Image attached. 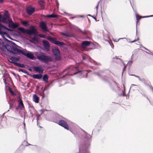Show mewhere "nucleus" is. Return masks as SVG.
I'll return each instance as SVG.
<instances>
[{"label": "nucleus", "instance_id": "obj_47", "mask_svg": "<svg viewBox=\"0 0 153 153\" xmlns=\"http://www.w3.org/2000/svg\"><path fill=\"white\" fill-rule=\"evenodd\" d=\"M71 125L73 126H74L75 125L73 123H71Z\"/></svg>", "mask_w": 153, "mask_h": 153}, {"label": "nucleus", "instance_id": "obj_38", "mask_svg": "<svg viewBox=\"0 0 153 153\" xmlns=\"http://www.w3.org/2000/svg\"><path fill=\"white\" fill-rule=\"evenodd\" d=\"M152 16H153V15H150V16H145L143 17V18H146V17H152Z\"/></svg>", "mask_w": 153, "mask_h": 153}, {"label": "nucleus", "instance_id": "obj_37", "mask_svg": "<svg viewBox=\"0 0 153 153\" xmlns=\"http://www.w3.org/2000/svg\"><path fill=\"white\" fill-rule=\"evenodd\" d=\"M132 61H129L128 62V64L129 66H131Z\"/></svg>", "mask_w": 153, "mask_h": 153}, {"label": "nucleus", "instance_id": "obj_36", "mask_svg": "<svg viewBox=\"0 0 153 153\" xmlns=\"http://www.w3.org/2000/svg\"><path fill=\"white\" fill-rule=\"evenodd\" d=\"M136 18L138 20L139 19L141 18V16H139L138 15H136Z\"/></svg>", "mask_w": 153, "mask_h": 153}, {"label": "nucleus", "instance_id": "obj_55", "mask_svg": "<svg viewBox=\"0 0 153 153\" xmlns=\"http://www.w3.org/2000/svg\"><path fill=\"white\" fill-rule=\"evenodd\" d=\"M8 79L9 80H10V79L9 78H8Z\"/></svg>", "mask_w": 153, "mask_h": 153}, {"label": "nucleus", "instance_id": "obj_53", "mask_svg": "<svg viewBox=\"0 0 153 153\" xmlns=\"http://www.w3.org/2000/svg\"><path fill=\"white\" fill-rule=\"evenodd\" d=\"M96 8H97H97H98V5L96 7Z\"/></svg>", "mask_w": 153, "mask_h": 153}, {"label": "nucleus", "instance_id": "obj_24", "mask_svg": "<svg viewBox=\"0 0 153 153\" xmlns=\"http://www.w3.org/2000/svg\"><path fill=\"white\" fill-rule=\"evenodd\" d=\"M39 41V39L38 37L37 36H34V37L32 38L31 40L30 41V42H31L33 43L34 42H38Z\"/></svg>", "mask_w": 153, "mask_h": 153}, {"label": "nucleus", "instance_id": "obj_22", "mask_svg": "<svg viewBox=\"0 0 153 153\" xmlns=\"http://www.w3.org/2000/svg\"><path fill=\"white\" fill-rule=\"evenodd\" d=\"M33 101L36 103H38L39 101V98L36 94H34L33 95Z\"/></svg>", "mask_w": 153, "mask_h": 153}, {"label": "nucleus", "instance_id": "obj_54", "mask_svg": "<svg viewBox=\"0 0 153 153\" xmlns=\"http://www.w3.org/2000/svg\"><path fill=\"white\" fill-rule=\"evenodd\" d=\"M81 16V17H83V16Z\"/></svg>", "mask_w": 153, "mask_h": 153}, {"label": "nucleus", "instance_id": "obj_50", "mask_svg": "<svg viewBox=\"0 0 153 153\" xmlns=\"http://www.w3.org/2000/svg\"><path fill=\"white\" fill-rule=\"evenodd\" d=\"M49 33L51 34L52 35H53V34L51 32H49Z\"/></svg>", "mask_w": 153, "mask_h": 153}, {"label": "nucleus", "instance_id": "obj_16", "mask_svg": "<svg viewBox=\"0 0 153 153\" xmlns=\"http://www.w3.org/2000/svg\"><path fill=\"white\" fill-rule=\"evenodd\" d=\"M35 11V9L34 7H29L27 9V13L29 15L32 14Z\"/></svg>", "mask_w": 153, "mask_h": 153}, {"label": "nucleus", "instance_id": "obj_39", "mask_svg": "<svg viewBox=\"0 0 153 153\" xmlns=\"http://www.w3.org/2000/svg\"><path fill=\"white\" fill-rule=\"evenodd\" d=\"M13 105V104L10 103V106H9V108L10 109H11V108H12V107Z\"/></svg>", "mask_w": 153, "mask_h": 153}, {"label": "nucleus", "instance_id": "obj_28", "mask_svg": "<svg viewBox=\"0 0 153 153\" xmlns=\"http://www.w3.org/2000/svg\"><path fill=\"white\" fill-rule=\"evenodd\" d=\"M15 64L16 65H15L17 66L20 67L24 68L25 67V65L23 64H21L20 63H15Z\"/></svg>", "mask_w": 153, "mask_h": 153}, {"label": "nucleus", "instance_id": "obj_31", "mask_svg": "<svg viewBox=\"0 0 153 153\" xmlns=\"http://www.w3.org/2000/svg\"><path fill=\"white\" fill-rule=\"evenodd\" d=\"M44 3V1L43 0L39 1V3L40 4V5H41L40 6L41 7H43Z\"/></svg>", "mask_w": 153, "mask_h": 153}, {"label": "nucleus", "instance_id": "obj_2", "mask_svg": "<svg viewBox=\"0 0 153 153\" xmlns=\"http://www.w3.org/2000/svg\"><path fill=\"white\" fill-rule=\"evenodd\" d=\"M12 44H9L6 46L2 45L1 47V49L4 51H5L6 50L9 52L10 53L16 54L17 48L15 46V44L13 42Z\"/></svg>", "mask_w": 153, "mask_h": 153}, {"label": "nucleus", "instance_id": "obj_43", "mask_svg": "<svg viewBox=\"0 0 153 153\" xmlns=\"http://www.w3.org/2000/svg\"><path fill=\"white\" fill-rule=\"evenodd\" d=\"M131 75L135 76L137 77V78H139V77L138 76H136L134 75Z\"/></svg>", "mask_w": 153, "mask_h": 153}, {"label": "nucleus", "instance_id": "obj_30", "mask_svg": "<svg viewBox=\"0 0 153 153\" xmlns=\"http://www.w3.org/2000/svg\"><path fill=\"white\" fill-rule=\"evenodd\" d=\"M80 30L81 32L83 34L85 35H88L90 33V32L88 31L85 30L84 31H82Z\"/></svg>", "mask_w": 153, "mask_h": 153}, {"label": "nucleus", "instance_id": "obj_1", "mask_svg": "<svg viewBox=\"0 0 153 153\" xmlns=\"http://www.w3.org/2000/svg\"><path fill=\"white\" fill-rule=\"evenodd\" d=\"M35 55L38 59L46 63L53 61L51 56H46L45 53L41 52H37Z\"/></svg>", "mask_w": 153, "mask_h": 153}, {"label": "nucleus", "instance_id": "obj_34", "mask_svg": "<svg viewBox=\"0 0 153 153\" xmlns=\"http://www.w3.org/2000/svg\"><path fill=\"white\" fill-rule=\"evenodd\" d=\"M19 71H21L23 73L26 74L27 73V72L25 70L22 69H19Z\"/></svg>", "mask_w": 153, "mask_h": 153}, {"label": "nucleus", "instance_id": "obj_60", "mask_svg": "<svg viewBox=\"0 0 153 153\" xmlns=\"http://www.w3.org/2000/svg\"><path fill=\"white\" fill-rule=\"evenodd\" d=\"M37 121H38V119H37Z\"/></svg>", "mask_w": 153, "mask_h": 153}, {"label": "nucleus", "instance_id": "obj_26", "mask_svg": "<svg viewBox=\"0 0 153 153\" xmlns=\"http://www.w3.org/2000/svg\"><path fill=\"white\" fill-rule=\"evenodd\" d=\"M18 30L23 33H27V30H25L23 27H19Z\"/></svg>", "mask_w": 153, "mask_h": 153}, {"label": "nucleus", "instance_id": "obj_3", "mask_svg": "<svg viewBox=\"0 0 153 153\" xmlns=\"http://www.w3.org/2000/svg\"><path fill=\"white\" fill-rule=\"evenodd\" d=\"M20 54H22L31 59H34L33 54L31 52L27 51L26 49H22V50H20V49L17 48L16 54L20 55Z\"/></svg>", "mask_w": 153, "mask_h": 153}, {"label": "nucleus", "instance_id": "obj_46", "mask_svg": "<svg viewBox=\"0 0 153 153\" xmlns=\"http://www.w3.org/2000/svg\"><path fill=\"white\" fill-rule=\"evenodd\" d=\"M23 124L24 125V128H25V123L24 121L23 122Z\"/></svg>", "mask_w": 153, "mask_h": 153}, {"label": "nucleus", "instance_id": "obj_17", "mask_svg": "<svg viewBox=\"0 0 153 153\" xmlns=\"http://www.w3.org/2000/svg\"><path fill=\"white\" fill-rule=\"evenodd\" d=\"M8 89L9 90V92L11 93L13 95H16V94L14 93V92H17V90L16 89L15 87H13V89H12L10 87H8Z\"/></svg>", "mask_w": 153, "mask_h": 153}, {"label": "nucleus", "instance_id": "obj_25", "mask_svg": "<svg viewBox=\"0 0 153 153\" xmlns=\"http://www.w3.org/2000/svg\"><path fill=\"white\" fill-rule=\"evenodd\" d=\"M90 44V42L89 41H83L82 43V45H83L85 46H86V47L89 46Z\"/></svg>", "mask_w": 153, "mask_h": 153}, {"label": "nucleus", "instance_id": "obj_19", "mask_svg": "<svg viewBox=\"0 0 153 153\" xmlns=\"http://www.w3.org/2000/svg\"><path fill=\"white\" fill-rule=\"evenodd\" d=\"M72 71H74L72 74H70V75H72L74 74H76L80 71L78 69V68L77 67H76L73 68V69H72Z\"/></svg>", "mask_w": 153, "mask_h": 153}, {"label": "nucleus", "instance_id": "obj_44", "mask_svg": "<svg viewBox=\"0 0 153 153\" xmlns=\"http://www.w3.org/2000/svg\"><path fill=\"white\" fill-rule=\"evenodd\" d=\"M131 75L135 76L137 77V78H139V77L138 76H136L134 75Z\"/></svg>", "mask_w": 153, "mask_h": 153}, {"label": "nucleus", "instance_id": "obj_29", "mask_svg": "<svg viewBox=\"0 0 153 153\" xmlns=\"http://www.w3.org/2000/svg\"><path fill=\"white\" fill-rule=\"evenodd\" d=\"M46 16L48 18H55L57 17V16L56 15L52 14L50 15H48Z\"/></svg>", "mask_w": 153, "mask_h": 153}, {"label": "nucleus", "instance_id": "obj_5", "mask_svg": "<svg viewBox=\"0 0 153 153\" xmlns=\"http://www.w3.org/2000/svg\"><path fill=\"white\" fill-rule=\"evenodd\" d=\"M84 135L85 136V137L84 139L85 146L86 148L87 147H88L90 145V143L91 141V136L88 134H87L86 132H84Z\"/></svg>", "mask_w": 153, "mask_h": 153}, {"label": "nucleus", "instance_id": "obj_9", "mask_svg": "<svg viewBox=\"0 0 153 153\" xmlns=\"http://www.w3.org/2000/svg\"><path fill=\"white\" fill-rule=\"evenodd\" d=\"M59 125L62 126L68 130V126L67 123L63 120H60L58 123Z\"/></svg>", "mask_w": 153, "mask_h": 153}, {"label": "nucleus", "instance_id": "obj_11", "mask_svg": "<svg viewBox=\"0 0 153 153\" xmlns=\"http://www.w3.org/2000/svg\"><path fill=\"white\" fill-rule=\"evenodd\" d=\"M40 27L44 32H45L48 31V28L45 22H41L40 23Z\"/></svg>", "mask_w": 153, "mask_h": 153}, {"label": "nucleus", "instance_id": "obj_15", "mask_svg": "<svg viewBox=\"0 0 153 153\" xmlns=\"http://www.w3.org/2000/svg\"><path fill=\"white\" fill-rule=\"evenodd\" d=\"M35 71L39 72L40 74L42 73L43 71V69L41 66H37L35 67L34 68Z\"/></svg>", "mask_w": 153, "mask_h": 153}, {"label": "nucleus", "instance_id": "obj_45", "mask_svg": "<svg viewBox=\"0 0 153 153\" xmlns=\"http://www.w3.org/2000/svg\"><path fill=\"white\" fill-rule=\"evenodd\" d=\"M4 1V0H0V2L1 3H2Z\"/></svg>", "mask_w": 153, "mask_h": 153}, {"label": "nucleus", "instance_id": "obj_6", "mask_svg": "<svg viewBox=\"0 0 153 153\" xmlns=\"http://www.w3.org/2000/svg\"><path fill=\"white\" fill-rule=\"evenodd\" d=\"M52 51L55 59L57 60H60L61 58L59 50L57 48L54 47L52 48Z\"/></svg>", "mask_w": 153, "mask_h": 153}, {"label": "nucleus", "instance_id": "obj_8", "mask_svg": "<svg viewBox=\"0 0 153 153\" xmlns=\"http://www.w3.org/2000/svg\"><path fill=\"white\" fill-rule=\"evenodd\" d=\"M82 58L83 60L86 59H88L90 62L91 63H93L94 65H100V63H97L95 62L93 60L91 59L90 57H88L86 55H84L82 57Z\"/></svg>", "mask_w": 153, "mask_h": 153}, {"label": "nucleus", "instance_id": "obj_7", "mask_svg": "<svg viewBox=\"0 0 153 153\" xmlns=\"http://www.w3.org/2000/svg\"><path fill=\"white\" fill-rule=\"evenodd\" d=\"M20 59L19 57H15L13 56L11 57L8 58V60L9 61L12 63L14 64L15 65H16L15 63H16V62L19 61Z\"/></svg>", "mask_w": 153, "mask_h": 153}, {"label": "nucleus", "instance_id": "obj_42", "mask_svg": "<svg viewBox=\"0 0 153 153\" xmlns=\"http://www.w3.org/2000/svg\"><path fill=\"white\" fill-rule=\"evenodd\" d=\"M124 68L123 70L126 68V65L125 64H124Z\"/></svg>", "mask_w": 153, "mask_h": 153}, {"label": "nucleus", "instance_id": "obj_27", "mask_svg": "<svg viewBox=\"0 0 153 153\" xmlns=\"http://www.w3.org/2000/svg\"><path fill=\"white\" fill-rule=\"evenodd\" d=\"M48 77L46 74L43 77V79L44 81L46 82H48Z\"/></svg>", "mask_w": 153, "mask_h": 153}, {"label": "nucleus", "instance_id": "obj_18", "mask_svg": "<svg viewBox=\"0 0 153 153\" xmlns=\"http://www.w3.org/2000/svg\"><path fill=\"white\" fill-rule=\"evenodd\" d=\"M79 153H89L86 149L82 148L81 146L79 148Z\"/></svg>", "mask_w": 153, "mask_h": 153}, {"label": "nucleus", "instance_id": "obj_32", "mask_svg": "<svg viewBox=\"0 0 153 153\" xmlns=\"http://www.w3.org/2000/svg\"><path fill=\"white\" fill-rule=\"evenodd\" d=\"M3 79L4 81V82L5 84V86H8V85H9V84L8 83H7V82L6 81V79L4 77L3 78Z\"/></svg>", "mask_w": 153, "mask_h": 153}, {"label": "nucleus", "instance_id": "obj_21", "mask_svg": "<svg viewBox=\"0 0 153 153\" xmlns=\"http://www.w3.org/2000/svg\"><path fill=\"white\" fill-rule=\"evenodd\" d=\"M32 77L34 79H39L42 78V75L41 74H33L32 75Z\"/></svg>", "mask_w": 153, "mask_h": 153}, {"label": "nucleus", "instance_id": "obj_59", "mask_svg": "<svg viewBox=\"0 0 153 153\" xmlns=\"http://www.w3.org/2000/svg\"><path fill=\"white\" fill-rule=\"evenodd\" d=\"M133 85L135 86V85Z\"/></svg>", "mask_w": 153, "mask_h": 153}, {"label": "nucleus", "instance_id": "obj_41", "mask_svg": "<svg viewBox=\"0 0 153 153\" xmlns=\"http://www.w3.org/2000/svg\"><path fill=\"white\" fill-rule=\"evenodd\" d=\"M2 18V16L0 14V22H1V20Z\"/></svg>", "mask_w": 153, "mask_h": 153}, {"label": "nucleus", "instance_id": "obj_12", "mask_svg": "<svg viewBox=\"0 0 153 153\" xmlns=\"http://www.w3.org/2000/svg\"><path fill=\"white\" fill-rule=\"evenodd\" d=\"M8 26L10 28H15L18 27L19 25L16 23H13L12 20H10Z\"/></svg>", "mask_w": 153, "mask_h": 153}, {"label": "nucleus", "instance_id": "obj_13", "mask_svg": "<svg viewBox=\"0 0 153 153\" xmlns=\"http://www.w3.org/2000/svg\"><path fill=\"white\" fill-rule=\"evenodd\" d=\"M1 29L0 32V33L2 35H7V31H9L10 30L9 29L6 27L3 26H1Z\"/></svg>", "mask_w": 153, "mask_h": 153}, {"label": "nucleus", "instance_id": "obj_33", "mask_svg": "<svg viewBox=\"0 0 153 153\" xmlns=\"http://www.w3.org/2000/svg\"><path fill=\"white\" fill-rule=\"evenodd\" d=\"M22 24L25 26H27L28 25V23L27 21H24L22 22Z\"/></svg>", "mask_w": 153, "mask_h": 153}, {"label": "nucleus", "instance_id": "obj_57", "mask_svg": "<svg viewBox=\"0 0 153 153\" xmlns=\"http://www.w3.org/2000/svg\"><path fill=\"white\" fill-rule=\"evenodd\" d=\"M117 87L118 88H119V87H118V86H117Z\"/></svg>", "mask_w": 153, "mask_h": 153}, {"label": "nucleus", "instance_id": "obj_4", "mask_svg": "<svg viewBox=\"0 0 153 153\" xmlns=\"http://www.w3.org/2000/svg\"><path fill=\"white\" fill-rule=\"evenodd\" d=\"M47 39L48 40L52 43H53L55 45L62 47L65 45L64 43L62 42H60L57 41L56 38H53L50 36H48L47 37Z\"/></svg>", "mask_w": 153, "mask_h": 153}, {"label": "nucleus", "instance_id": "obj_52", "mask_svg": "<svg viewBox=\"0 0 153 153\" xmlns=\"http://www.w3.org/2000/svg\"><path fill=\"white\" fill-rule=\"evenodd\" d=\"M123 87V89H124V90H125V86H124V87Z\"/></svg>", "mask_w": 153, "mask_h": 153}, {"label": "nucleus", "instance_id": "obj_51", "mask_svg": "<svg viewBox=\"0 0 153 153\" xmlns=\"http://www.w3.org/2000/svg\"><path fill=\"white\" fill-rule=\"evenodd\" d=\"M75 17H72L71 18L73 19V18H74Z\"/></svg>", "mask_w": 153, "mask_h": 153}, {"label": "nucleus", "instance_id": "obj_35", "mask_svg": "<svg viewBox=\"0 0 153 153\" xmlns=\"http://www.w3.org/2000/svg\"><path fill=\"white\" fill-rule=\"evenodd\" d=\"M39 36L40 37L45 38L46 37V36L45 35L42 34H39Z\"/></svg>", "mask_w": 153, "mask_h": 153}, {"label": "nucleus", "instance_id": "obj_10", "mask_svg": "<svg viewBox=\"0 0 153 153\" xmlns=\"http://www.w3.org/2000/svg\"><path fill=\"white\" fill-rule=\"evenodd\" d=\"M36 32V29L34 26H32L30 27V29H27V33L29 35L34 34Z\"/></svg>", "mask_w": 153, "mask_h": 153}, {"label": "nucleus", "instance_id": "obj_40", "mask_svg": "<svg viewBox=\"0 0 153 153\" xmlns=\"http://www.w3.org/2000/svg\"><path fill=\"white\" fill-rule=\"evenodd\" d=\"M139 40V38H137V39L136 40H134L133 41H132V42H135V41H137V40Z\"/></svg>", "mask_w": 153, "mask_h": 153}, {"label": "nucleus", "instance_id": "obj_58", "mask_svg": "<svg viewBox=\"0 0 153 153\" xmlns=\"http://www.w3.org/2000/svg\"><path fill=\"white\" fill-rule=\"evenodd\" d=\"M21 48V49H21V50H22V49H23L22 48Z\"/></svg>", "mask_w": 153, "mask_h": 153}, {"label": "nucleus", "instance_id": "obj_56", "mask_svg": "<svg viewBox=\"0 0 153 153\" xmlns=\"http://www.w3.org/2000/svg\"><path fill=\"white\" fill-rule=\"evenodd\" d=\"M88 15V16H91L90 15Z\"/></svg>", "mask_w": 153, "mask_h": 153}, {"label": "nucleus", "instance_id": "obj_14", "mask_svg": "<svg viewBox=\"0 0 153 153\" xmlns=\"http://www.w3.org/2000/svg\"><path fill=\"white\" fill-rule=\"evenodd\" d=\"M42 42L45 48L47 51H49L50 48V45L49 42L46 40H43Z\"/></svg>", "mask_w": 153, "mask_h": 153}, {"label": "nucleus", "instance_id": "obj_48", "mask_svg": "<svg viewBox=\"0 0 153 153\" xmlns=\"http://www.w3.org/2000/svg\"><path fill=\"white\" fill-rule=\"evenodd\" d=\"M143 48H144V49L146 50H147V51H149L148 50L147 48H145V47H143Z\"/></svg>", "mask_w": 153, "mask_h": 153}, {"label": "nucleus", "instance_id": "obj_23", "mask_svg": "<svg viewBox=\"0 0 153 153\" xmlns=\"http://www.w3.org/2000/svg\"><path fill=\"white\" fill-rule=\"evenodd\" d=\"M19 100L20 102L18 105V108L20 109H22L24 107V105L21 99L20 98Z\"/></svg>", "mask_w": 153, "mask_h": 153}, {"label": "nucleus", "instance_id": "obj_20", "mask_svg": "<svg viewBox=\"0 0 153 153\" xmlns=\"http://www.w3.org/2000/svg\"><path fill=\"white\" fill-rule=\"evenodd\" d=\"M40 87H37L36 89L37 90H39L40 93H42L44 94V92L45 90V87H42L41 88H40Z\"/></svg>", "mask_w": 153, "mask_h": 153}, {"label": "nucleus", "instance_id": "obj_49", "mask_svg": "<svg viewBox=\"0 0 153 153\" xmlns=\"http://www.w3.org/2000/svg\"><path fill=\"white\" fill-rule=\"evenodd\" d=\"M40 111H41L42 113H43V110H41Z\"/></svg>", "mask_w": 153, "mask_h": 153}]
</instances>
